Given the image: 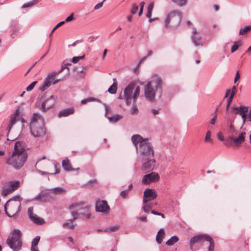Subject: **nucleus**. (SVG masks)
I'll use <instances>...</instances> for the list:
<instances>
[{"instance_id":"nucleus-17","label":"nucleus","mask_w":251,"mask_h":251,"mask_svg":"<svg viewBox=\"0 0 251 251\" xmlns=\"http://www.w3.org/2000/svg\"><path fill=\"white\" fill-rule=\"evenodd\" d=\"M74 208H77L78 211H79L80 210H83L85 212H88L89 210V207L85 205V203L84 202H80L78 203L76 202L73 203L69 206L70 209Z\"/></svg>"},{"instance_id":"nucleus-6","label":"nucleus","mask_w":251,"mask_h":251,"mask_svg":"<svg viewBox=\"0 0 251 251\" xmlns=\"http://www.w3.org/2000/svg\"><path fill=\"white\" fill-rule=\"evenodd\" d=\"M182 13L178 10H174L168 14L164 20V25L166 28H176L181 23Z\"/></svg>"},{"instance_id":"nucleus-54","label":"nucleus","mask_w":251,"mask_h":251,"mask_svg":"<svg viewBox=\"0 0 251 251\" xmlns=\"http://www.w3.org/2000/svg\"><path fill=\"white\" fill-rule=\"evenodd\" d=\"M237 42H235L234 45L232 46L231 49V52L232 53L235 52L238 49V45L237 44Z\"/></svg>"},{"instance_id":"nucleus-21","label":"nucleus","mask_w":251,"mask_h":251,"mask_svg":"<svg viewBox=\"0 0 251 251\" xmlns=\"http://www.w3.org/2000/svg\"><path fill=\"white\" fill-rule=\"evenodd\" d=\"M19 114V110L17 109L14 112V114L11 117L10 123L8 126V131L11 130L12 126L16 123L17 121V117L18 116Z\"/></svg>"},{"instance_id":"nucleus-2","label":"nucleus","mask_w":251,"mask_h":251,"mask_svg":"<svg viewBox=\"0 0 251 251\" xmlns=\"http://www.w3.org/2000/svg\"><path fill=\"white\" fill-rule=\"evenodd\" d=\"M162 84L161 77L157 75H154L144 86V95L146 99L150 101H154L156 92L158 90L162 91Z\"/></svg>"},{"instance_id":"nucleus-13","label":"nucleus","mask_w":251,"mask_h":251,"mask_svg":"<svg viewBox=\"0 0 251 251\" xmlns=\"http://www.w3.org/2000/svg\"><path fill=\"white\" fill-rule=\"evenodd\" d=\"M157 197V193L154 189L147 188L144 192L143 202L147 204L148 201L153 200Z\"/></svg>"},{"instance_id":"nucleus-52","label":"nucleus","mask_w":251,"mask_h":251,"mask_svg":"<svg viewBox=\"0 0 251 251\" xmlns=\"http://www.w3.org/2000/svg\"><path fill=\"white\" fill-rule=\"evenodd\" d=\"M130 113L132 114H136L138 113V108L136 105H134L130 109Z\"/></svg>"},{"instance_id":"nucleus-53","label":"nucleus","mask_w":251,"mask_h":251,"mask_svg":"<svg viewBox=\"0 0 251 251\" xmlns=\"http://www.w3.org/2000/svg\"><path fill=\"white\" fill-rule=\"evenodd\" d=\"M75 19L74 13H72L69 16H68L65 20V22H69L73 21Z\"/></svg>"},{"instance_id":"nucleus-14","label":"nucleus","mask_w":251,"mask_h":251,"mask_svg":"<svg viewBox=\"0 0 251 251\" xmlns=\"http://www.w3.org/2000/svg\"><path fill=\"white\" fill-rule=\"evenodd\" d=\"M52 198L50 192L48 190L42 191L38 195L33 198L32 201H38L44 203L50 201Z\"/></svg>"},{"instance_id":"nucleus-62","label":"nucleus","mask_w":251,"mask_h":251,"mask_svg":"<svg viewBox=\"0 0 251 251\" xmlns=\"http://www.w3.org/2000/svg\"><path fill=\"white\" fill-rule=\"evenodd\" d=\"M103 5V2H99V3H98L97 4H96L95 7H94V9L95 10H98L99 9H100V8H101Z\"/></svg>"},{"instance_id":"nucleus-43","label":"nucleus","mask_w":251,"mask_h":251,"mask_svg":"<svg viewBox=\"0 0 251 251\" xmlns=\"http://www.w3.org/2000/svg\"><path fill=\"white\" fill-rule=\"evenodd\" d=\"M85 57V54L79 56H75L72 58V62L74 63H77L80 60L83 59Z\"/></svg>"},{"instance_id":"nucleus-26","label":"nucleus","mask_w":251,"mask_h":251,"mask_svg":"<svg viewBox=\"0 0 251 251\" xmlns=\"http://www.w3.org/2000/svg\"><path fill=\"white\" fill-rule=\"evenodd\" d=\"M114 81L113 84L108 88V92L111 94H114L116 93L117 90V83L116 81V79L113 78Z\"/></svg>"},{"instance_id":"nucleus-57","label":"nucleus","mask_w":251,"mask_h":251,"mask_svg":"<svg viewBox=\"0 0 251 251\" xmlns=\"http://www.w3.org/2000/svg\"><path fill=\"white\" fill-rule=\"evenodd\" d=\"M65 24V21H62L57 24L56 26L52 29V32H53L57 28Z\"/></svg>"},{"instance_id":"nucleus-19","label":"nucleus","mask_w":251,"mask_h":251,"mask_svg":"<svg viewBox=\"0 0 251 251\" xmlns=\"http://www.w3.org/2000/svg\"><path fill=\"white\" fill-rule=\"evenodd\" d=\"M74 112L75 108L74 107L65 108L59 111L58 114V117L59 118L67 117L70 115L73 114Z\"/></svg>"},{"instance_id":"nucleus-12","label":"nucleus","mask_w":251,"mask_h":251,"mask_svg":"<svg viewBox=\"0 0 251 251\" xmlns=\"http://www.w3.org/2000/svg\"><path fill=\"white\" fill-rule=\"evenodd\" d=\"M159 179L160 176L158 173L152 172L144 176L142 180V183L143 184L148 185L151 183L157 182Z\"/></svg>"},{"instance_id":"nucleus-37","label":"nucleus","mask_w":251,"mask_h":251,"mask_svg":"<svg viewBox=\"0 0 251 251\" xmlns=\"http://www.w3.org/2000/svg\"><path fill=\"white\" fill-rule=\"evenodd\" d=\"M138 10V5L135 3H133L131 5V8L130 9V13L131 14L134 15L136 13Z\"/></svg>"},{"instance_id":"nucleus-31","label":"nucleus","mask_w":251,"mask_h":251,"mask_svg":"<svg viewBox=\"0 0 251 251\" xmlns=\"http://www.w3.org/2000/svg\"><path fill=\"white\" fill-rule=\"evenodd\" d=\"M208 244L206 243L205 246L208 247V251H214V244L213 241V239L211 237L210 241H208Z\"/></svg>"},{"instance_id":"nucleus-38","label":"nucleus","mask_w":251,"mask_h":251,"mask_svg":"<svg viewBox=\"0 0 251 251\" xmlns=\"http://www.w3.org/2000/svg\"><path fill=\"white\" fill-rule=\"evenodd\" d=\"M37 3V1L36 0H32L30 1H29L27 3L24 4L22 6V8H26V7H29L34 5V4H36Z\"/></svg>"},{"instance_id":"nucleus-44","label":"nucleus","mask_w":251,"mask_h":251,"mask_svg":"<svg viewBox=\"0 0 251 251\" xmlns=\"http://www.w3.org/2000/svg\"><path fill=\"white\" fill-rule=\"evenodd\" d=\"M69 75H70V71H68V72L67 73V74L65 75L63 77L61 78L60 79H57L54 80L53 84H57V83H58L60 81H63V80H65L66 77H67L69 76Z\"/></svg>"},{"instance_id":"nucleus-11","label":"nucleus","mask_w":251,"mask_h":251,"mask_svg":"<svg viewBox=\"0 0 251 251\" xmlns=\"http://www.w3.org/2000/svg\"><path fill=\"white\" fill-rule=\"evenodd\" d=\"M56 101L54 96H50L49 98L44 100L41 104L40 109L43 112H46L49 109L53 108Z\"/></svg>"},{"instance_id":"nucleus-56","label":"nucleus","mask_w":251,"mask_h":251,"mask_svg":"<svg viewBox=\"0 0 251 251\" xmlns=\"http://www.w3.org/2000/svg\"><path fill=\"white\" fill-rule=\"evenodd\" d=\"M151 13H152V11H147V12L146 14V16L148 18H149L150 22H151L155 20V19H152L151 18Z\"/></svg>"},{"instance_id":"nucleus-60","label":"nucleus","mask_w":251,"mask_h":251,"mask_svg":"<svg viewBox=\"0 0 251 251\" xmlns=\"http://www.w3.org/2000/svg\"><path fill=\"white\" fill-rule=\"evenodd\" d=\"M153 6L154 4L153 2L150 3L148 6L147 11H152Z\"/></svg>"},{"instance_id":"nucleus-40","label":"nucleus","mask_w":251,"mask_h":251,"mask_svg":"<svg viewBox=\"0 0 251 251\" xmlns=\"http://www.w3.org/2000/svg\"><path fill=\"white\" fill-rule=\"evenodd\" d=\"M243 110L240 111V113L239 115H241L242 118H245V117H247V112L248 110V107L245 106L243 107Z\"/></svg>"},{"instance_id":"nucleus-1","label":"nucleus","mask_w":251,"mask_h":251,"mask_svg":"<svg viewBox=\"0 0 251 251\" xmlns=\"http://www.w3.org/2000/svg\"><path fill=\"white\" fill-rule=\"evenodd\" d=\"M131 141L136 147L140 158L154 156L153 148L148 138H144L140 135L135 134L131 137Z\"/></svg>"},{"instance_id":"nucleus-22","label":"nucleus","mask_w":251,"mask_h":251,"mask_svg":"<svg viewBox=\"0 0 251 251\" xmlns=\"http://www.w3.org/2000/svg\"><path fill=\"white\" fill-rule=\"evenodd\" d=\"M56 75V73L55 72H53L48 76L44 81V84H45L46 86L49 87L50 86L51 83L52 81L54 79Z\"/></svg>"},{"instance_id":"nucleus-36","label":"nucleus","mask_w":251,"mask_h":251,"mask_svg":"<svg viewBox=\"0 0 251 251\" xmlns=\"http://www.w3.org/2000/svg\"><path fill=\"white\" fill-rule=\"evenodd\" d=\"M174 3H176L179 6L182 7L186 5L187 0H172Z\"/></svg>"},{"instance_id":"nucleus-64","label":"nucleus","mask_w":251,"mask_h":251,"mask_svg":"<svg viewBox=\"0 0 251 251\" xmlns=\"http://www.w3.org/2000/svg\"><path fill=\"white\" fill-rule=\"evenodd\" d=\"M138 220L142 221V222H147V218L146 216L141 217L137 218Z\"/></svg>"},{"instance_id":"nucleus-59","label":"nucleus","mask_w":251,"mask_h":251,"mask_svg":"<svg viewBox=\"0 0 251 251\" xmlns=\"http://www.w3.org/2000/svg\"><path fill=\"white\" fill-rule=\"evenodd\" d=\"M151 213L154 215L161 216L163 218H165V216L163 214L158 212H157L154 210H151Z\"/></svg>"},{"instance_id":"nucleus-5","label":"nucleus","mask_w":251,"mask_h":251,"mask_svg":"<svg viewBox=\"0 0 251 251\" xmlns=\"http://www.w3.org/2000/svg\"><path fill=\"white\" fill-rule=\"evenodd\" d=\"M21 232L18 229H13L6 240V244L13 251H18L21 249L22 242Z\"/></svg>"},{"instance_id":"nucleus-18","label":"nucleus","mask_w":251,"mask_h":251,"mask_svg":"<svg viewBox=\"0 0 251 251\" xmlns=\"http://www.w3.org/2000/svg\"><path fill=\"white\" fill-rule=\"evenodd\" d=\"M25 149L22 143H21L20 142H17L15 143L14 146V151L13 153L20 155L27 153L26 152H25Z\"/></svg>"},{"instance_id":"nucleus-8","label":"nucleus","mask_w":251,"mask_h":251,"mask_svg":"<svg viewBox=\"0 0 251 251\" xmlns=\"http://www.w3.org/2000/svg\"><path fill=\"white\" fill-rule=\"evenodd\" d=\"M27 158V153L23 155L12 153V154L6 159V162L7 164L11 165L14 169L19 170L24 166Z\"/></svg>"},{"instance_id":"nucleus-32","label":"nucleus","mask_w":251,"mask_h":251,"mask_svg":"<svg viewBox=\"0 0 251 251\" xmlns=\"http://www.w3.org/2000/svg\"><path fill=\"white\" fill-rule=\"evenodd\" d=\"M19 182L18 181L15 182H12L10 183L9 185V188L11 189L12 192L17 190L19 187Z\"/></svg>"},{"instance_id":"nucleus-15","label":"nucleus","mask_w":251,"mask_h":251,"mask_svg":"<svg viewBox=\"0 0 251 251\" xmlns=\"http://www.w3.org/2000/svg\"><path fill=\"white\" fill-rule=\"evenodd\" d=\"M95 205L96 211L105 214L109 213L110 207L106 201H97Z\"/></svg>"},{"instance_id":"nucleus-30","label":"nucleus","mask_w":251,"mask_h":251,"mask_svg":"<svg viewBox=\"0 0 251 251\" xmlns=\"http://www.w3.org/2000/svg\"><path fill=\"white\" fill-rule=\"evenodd\" d=\"M72 215L73 216V218L71 220H69V221L72 223L74 221L78 219V217H80L81 215H83V213H78L77 211H73L72 212Z\"/></svg>"},{"instance_id":"nucleus-45","label":"nucleus","mask_w":251,"mask_h":251,"mask_svg":"<svg viewBox=\"0 0 251 251\" xmlns=\"http://www.w3.org/2000/svg\"><path fill=\"white\" fill-rule=\"evenodd\" d=\"M211 132L210 131H208L206 132V136L204 139V141L205 142H211L212 139H211Z\"/></svg>"},{"instance_id":"nucleus-47","label":"nucleus","mask_w":251,"mask_h":251,"mask_svg":"<svg viewBox=\"0 0 251 251\" xmlns=\"http://www.w3.org/2000/svg\"><path fill=\"white\" fill-rule=\"evenodd\" d=\"M12 191L11 189L8 187V188L6 189H4L2 191V194L4 196H6V195L11 193Z\"/></svg>"},{"instance_id":"nucleus-25","label":"nucleus","mask_w":251,"mask_h":251,"mask_svg":"<svg viewBox=\"0 0 251 251\" xmlns=\"http://www.w3.org/2000/svg\"><path fill=\"white\" fill-rule=\"evenodd\" d=\"M165 235V232L163 228L160 229L156 236V240L158 244L162 242L163 236Z\"/></svg>"},{"instance_id":"nucleus-51","label":"nucleus","mask_w":251,"mask_h":251,"mask_svg":"<svg viewBox=\"0 0 251 251\" xmlns=\"http://www.w3.org/2000/svg\"><path fill=\"white\" fill-rule=\"evenodd\" d=\"M63 226L64 228L73 229L75 228V226L73 224L70 225L69 223H65L63 224Z\"/></svg>"},{"instance_id":"nucleus-48","label":"nucleus","mask_w":251,"mask_h":251,"mask_svg":"<svg viewBox=\"0 0 251 251\" xmlns=\"http://www.w3.org/2000/svg\"><path fill=\"white\" fill-rule=\"evenodd\" d=\"M37 83V81H35L32 82L31 84H30L26 88L27 91H31L33 88L34 87L36 84Z\"/></svg>"},{"instance_id":"nucleus-33","label":"nucleus","mask_w":251,"mask_h":251,"mask_svg":"<svg viewBox=\"0 0 251 251\" xmlns=\"http://www.w3.org/2000/svg\"><path fill=\"white\" fill-rule=\"evenodd\" d=\"M152 208V205L151 203L148 204H145L144 206L142 207V209L143 211L147 213H149L151 209Z\"/></svg>"},{"instance_id":"nucleus-24","label":"nucleus","mask_w":251,"mask_h":251,"mask_svg":"<svg viewBox=\"0 0 251 251\" xmlns=\"http://www.w3.org/2000/svg\"><path fill=\"white\" fill-rule=\"evenodd\" d=\"M30 219H31V221H32L34 223L36 224L41 225L44 223V221L43 219L34 214L30 215Z\"/></svg>"},{"instance_id":"nucleus-23","label":"nucleus","mask_w":251,"mask_h":251,"mask_svg":"<svg viewBox=\"0 0 251 251\" xmlns=\"http://www.w3.org/2000/svg\"><path fill=\"white\" fill-rule=\"evenodd\" d=\"M62 166L63 169L66 171H74L75 169L73 168L71 166V164L70 163L69 159H66L63 160L62 162Z\"/></svg>"},{"instance_id":"nucleus-58","label":"nucleus","mask_w":251,"mask_h":251,"mask_svg":"<svg viewBox=\"0 0 251 251\" xmlns=\"http://www.w3.org/2000/svg\"><path fill=\"white\" fill-rule=\"evenodd\" d=\"M52 191L55 193L65 191L64 189L59 187L54 188L52 189Z\"/></svg>"},{"instance_id":"nucleus-29","label":"nucleus","mask_w":251,"mask_h":251,"mask_svg":"<svg viewBox=\"0 0 251 251\" xmlns=\"http://www.w3.org/2000/svg\"><path fill=\"white\" fill-rule=\"evenodd\" d=\"M91 101H98V102H100V100L97 98H93V97H89L88 98L82 100L81 101V103L82 104H85L88 102H91Z\"/></svg>"},{"instance_id":"nucleus-49","label":"nucleus","mask_w":251,"mask_h":251,"mask_svg":"<svg viewBox=\"0 0 251 251\" xmlns=\"http://www.w3.org/2000/svg\"><path fill=\"white\" fill-rule=\"evenodd\" d=\"M70 64H65L62 66L61 69L58 71L57 72H55L56 73V75L60 74L64 69H67L68 71H69V69L67 68V66L70 65Z\"/></svg>"},{"instance_id":"nucleus-3","label":"nucleus","mask_w":251,"mask_h":251,"mask_svg":"<svg viewBox=\"0 0 251 251\" xmlns=\"http://www.w3.org/2000/svg\"><path fill=\"white\" fill-rule=\"evenodd\" d=\"M30 132L34 137H41L46 134L44 119L38 113H34L29 124Z\"/></svg>"},{"instance_id":"nucleus-39","label":"nucleus","mask_w":251,"mask_h":251,"mask_svg":"<svg viewBox=\"0 0 251 251\" xmlns=\"http://www.w3.org/2000/svg\"><path fill=\"white\" fill-rule=\"evenodd\" d=\"M245 106H240V107H232L231 110L234 112L235 114H239L240 111L243 110V107Z\"/></svg>"},{"instance_id":"nucleus-34","label":"nucleus","mask_w":251,"mask_h":251,"mask_svg":"<svg viewBox=\"0 0 251 251\" xmlns=\"http://www.w3.org/2000/svg\"><path fill=\"white\" fill-rule=\"evenodd\" d=\"M250 30H251V25L246 26L243 28H241L239 33L240 35H244Z\"/></svg>"},{"instance_id":"nucleus-9","label":"nucleus","mask_w":251,"mask_h":251,"mask_svg":"<svg viewBox=\"0 0 251 251\" xmlns=\"http://www.w3.org/2000/svg\"><path fill=\"white\" fill-rule=\"evenodd\" d=\"M21 202L20 201H7L4 205V210L6 215L9 217L16 218L18 216L21 210Z\"/></svg>"},{"instance_id":"nucleus-35","label":"nucleus","mask_w":251,"mask_h":251,"mask_svg":"<svg viewBox=\"0 0 251 251\" xmlns=\"http://www.w3.org/2000/svg\"><path fill=\"white\" fill-rule=\"evenodd\" d=\"M236 91V86H233L232 87L231 90L228 89L226 91V95H225V98H226L228 96L229 94H233V96H234Z\"/></svg>"},{"instance_id":"nucleus-16","label":"nucleus","mask_w":251,"mask_h":251,"mask_svg":"<svg viewBox=\"0 0 251 251\" xmlns=\"http://www.w3.org/2000/svg\"><path fill=\"white\" fill-rule=\"evenodd\" d=\"M197 33V30L196 28H194L191 35V39L193 44L196 46H203V42L202 41L201 37L200 36L197 37L196 34Z\"/></svg>"},{"instance_id":"nucleus-46","label":"nucleus","mask_w":251,"mask_h":251,"mask_svg":"<svg viewBox=\"0 0 251 251\" xmlns=\"http://www.w3.org/2000/svg\"><path fill=\"white\" fill-rule=\"evenodd\" d=\"M145 2L144 1H141L139 3L140 10L138 13V15L140 16L142 15L143 12V9L145 5Z\"/></svg>"},{"instance_id":"nucleus-10","label":"nucleus","mask_w":251,"mask_h":251,"mask_svg":"<svg viewBox=\"0 0 251 251\" xmlns=\"http://www.w3.org/2000/svg\"><path fill=\"white\" fill-rule=\"evenodd\" d=\"M141 159H142V165L141 166L142 171L145 173H149L153 170L156 163L154 156L141 158Z\"/></svg>"},{"instance_id":"nucleus-4","label":"nucleus","mask_w":251,"mask_h":251,"mask_svg":"<svg viewBox=\"0 0 251 251\" xmlns=\"http://www.w3.org/2000/svg\"><path fill=\"white\" fill-rule=\"evenodd\" d=\"M134 82H131L125 88L124 90V99L126 104L129 105L131 103V100L133 99L134 103L136 102V100L140 95V88L137 86Z\"/></svg>"},{"instance_id":"nucleus-42","label":"nucleus","mask_w":251,"mask_h":251,"mask_svg":"<svg viewBox=\"0 0 251 251\" xmlns=\"http://www.w3.org/2000/svg\"><path fill=\"white\" fill-rule=\"evenodd\" d=\"M118 228H119L118 226H111V227L106 228L105 229H104V231L109 232H114V231H115L117 230H118Z\"/></svg>"},{"instance_id":"nucleus-27","label":"nucleus","mask_w":251,"mask_h":251,"mask_svg":"<svg viewBox=\"0 0 251 251\" xmlns=\"http://www.w3.org/2000/svg\"><path fill=\"white\" fill-rule=\"evenodd\" d=\"M123 118V116L117 114L115 115H113L111 117H107V118L109 120V122L111 123H116L119 121Z\"/></svg>"},{"instance_id":"nucleus-20","label":"nucleus","mask_w":251,"mask_h":251,"mask_svg":"<svg viewBox=\"0 0 251 251\" xmlns=\"http://www.w3.org/2000/svg\"><path fill=\"white\" fill-rule=\"evenodd\" d=\"M246 132H242L238 137L231 138L237 146H239L242 144L245 140Z\"/></svg>"},{"instance_id":"nucleus-41","label":"nucleus","mask_w":251,"mask_h":251,"mask_svg":"<svg viewBox=\"0 0 251 251\" xmlns=\"http://www.w3.org/2000/svg\"><path fill=\"white\" fill-rule=\"evenodd\" d=\"M40 239V237L39 236H37L35 237L32 240L31 243V246H37Z\"/></svg>"},{"instance_id":"nucleus-63","label":"nucleus","mask_w":251,"mask_h":251,"mask_svg":"<svg viewBox=\"0 0 251 251\" xmlns=\"http://www.w3.org/2000/svg\"><path fill=\"white\" fill-rule=\"evenodd\" d=\"M240 78V75L239 71H238L236 73V76L234 78V83H236V81Z\"/></svg>"},{"instance_id":"nucleus-28","label":"nucleus","mask_w":251,"mask_h":251,"mask_svg":"<svg viewBox=\"0 0 251 251\" xmlns=\"http://www.w3.org/2000/svg\"><path fill=\"white\" fill-rule=\"evenodd\" d=\"M178 240L179 239L177 236H173L166 242V244L167 246H172L176 243Z\"/></svg>"},{"instance_id":"nucleus-7","label":"nucleus","mask_w":251,"mask_h":251,"mask_svg":"<svg viewBox=\"0 0 251 251\" xmlns=\"http://www.w3.org/2000/svg\"><path fill=\"white\" fill-rule=\"evenodd\" d=\"M211 237L206 234H198L193 236L190 240V246L192 250L195 251L201 248L203 249L206 243H208Z\"/></svg>"},{"instance_id":"nucleus-61","label":"nucleus","mask_w":251,"mask_h":251,"mask_svg":"<svg viewBox=\"0 0 251 251\" xmlns=\"http://www.w3.org/2000/svg\"><path fill=\"white\" fill-rule=\"evenodd\" d=\"M234 96H233V94H230L229 97L228 98L227 100V103L228 104H230L231 103L232 100L233 99Z\"/></svg>"},{"instance_id":"nucleus-55","label":"nucleus","mask_w":251,"mask_h":251,"mask_svg":"<svg viewBox=\"0 0 251 251\" xmlns=\"http://www.w3.org/2000/svg\"><path fill=\"white\" fill-rule=\"evenodd\" d=\"M128 194V190L122 191L120 193V196L123 198H126Z\"/></svg>"},{"instance_id":"nucleus-50","label":"nucleus","mask_w":251,"mask_h":251,"mask_svg":"<svg viewBox=\"0 0 251 251\" xmlns=\"http://www.w3.org/2000/svg\"><path fill=\"white\" fill-rule=\"evenodd\" d=\"M21 200H22V199L21 198L20 195H17V196H15L13 197V198H12L8 201H20L21 202Z\"/></svg>"}]
</instances>
